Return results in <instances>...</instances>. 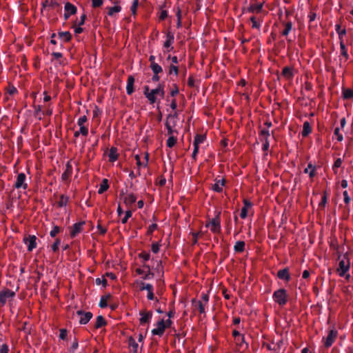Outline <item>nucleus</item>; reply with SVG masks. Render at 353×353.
I'll list each match as a JSON object with an SVG mask.
<instances>
[{"instance_id":"f257e3e1","label":"nucleus","mask_w":353,"mask_h":353,"mask_svg":"<svg viewBox=\"0 0 353 353\" xmlns=\"http://www.w3.org/2000/svg\"><path fill=\"white\" fill-rule=\"evenodd\" d=\"M273 299L279 305L283 306L288 302L287 291L284 288H280L273 293Z\"/></svg>"},{"instance_id":"f03ea898","label":"nucleus","mask_w":353,"mask_h":353,"mask_svg":"<svg viewBox=\"0 0 353 353\" xmlns=\"http://www.w3.org/2000/svg\"><path fill=\"white\" fill-rule=\"evenodd\" d=\"M221 212H219L216 216L206 223L205 227L208 228L211 225L210 230L214 234L221 232Z\"/></svg>"},{"instance_id":"7ed1b4c3","label":"nucleus","mask_w":353,"mask_h":353,"mask_svg":"<svg viewBox=\"0 0 353 353\" xmlns=\"http://www.w3.org/2000/svg\"><path fill=\"white\" fill-rule=\"evenodd\" d=\"M15 292L8 288H4L0 292V306L5 305L7 301H11L15 296Z\"/></svg>"},{"instance_id":"20e7f679","label":"nucleus","mask_w":353,"mask_h":353,"mask_svg":"<svg viewBox=\"0 0 353 353\" xmlns=\"http://www.w3.org/2000/svg\"><path fill=\"white\" fill-rule=\"evenodd\" d=\"M205 137H206L205 134H196L194 137V139L193 141L194 150H193V152L192 154V158L194 161L196 160V156L199 152V145L205 141Z\"/></svg>"},{"instance_id":"39448f33","label":"nucleus","mask_w":353,"mask_h":353,"mask_svg":"<svg viewBox=\"0 0 353 353\" xmlns=\"http://www.w3.org/2000/svg\"><path fill=\"white\" fill-rule=\"evenodd\" d=\"M338 335V332L335 329H332L329 331L328 334L325 340L324 346L328 348L332 346Z\"/></svg>"},{"instance_id":"423d86ee","label":"nucleus","mask_w":353,"mask_h":353,"mask_svg":"<svg viewBox=\"0 0 353 353\" xmlns=\"http://www.w3.org/2000/svg\"><path fill=\"white\" fill-rule=\"evenodd\" d=\"M77 314L80 316L79 323L81 325L87 324L92 318L93 314L91 312H85L83 310H78Z\"/></svg>"},{"instance_id":"0eeeda50","label":"nucleus","mask_w":353,"mask_h":353,"mask_svg":"<svg viewBox=\"0 0 353 353\" xmlns=\"http://www.w3.org/2000/svg\"><path fill=\"white\" fill-rule=\"evenodd\" d=\"M26 178V176L24 173H19L17 175V180L14 183V187L16 189L23 188V190H26L28 188V184L25 182Z\"/></svg>"},{"instance_id":"6e6552de","label":"nucleus","mask_w":353,"mask_h":353,"mask_svg":"<svg viewBox=\"0 0 353 353\" xmlns=\"http://www.w3.org/2000/svg\"><path fill=\"white\" fill-rule=\"evenodd\" d=\"M85 224L84 221L76 223L73 225L70 232L71 238H74L83 231V226Z\"/></svg>"},{"instance_id":"1a4fd4ad","label":"nucleus","mask_w":353,"mask_h":353,"mask_svg":"<svg viewBox=\"0 0 353 353\" xmlns=\"http://www.w3.org/2000/svg\"><path fill=\"white\" fill-rule=\"evenodd\" d=\"M349 269H350L349 260L347 259V262H345L344 259H342L339 263V267H338L336 271L339 273V275L340 276H344L345 273L349 270Z\"/></svg>"},{"instance_id":"9d476101","label":"nucleus","mask_w":353,"mask_h":353,"mask_svg":"<svg viewBox=\"0 0 353 353\" xmlns=\"http://www.w3.org/2000/svg\"><path fill=\"white\" fill-rule=\"evenodd\" d=\"M157 328H154L152 330V334L153 335H158L159 336H163L166 329L165 321L163 319L159 321L157 323Z\"/></svg>"},{"instance_id":"9b49d317","label":"nucleus","mask_w":353,"mask_h":353,"mask_svg":"<svg viewBox=\"0 0 353 353\" xmlns=\"http://www.w3.org/2000/svg\"><path fill=\"white\" fill-rule=\"evenodd\" d=\"M37 237L34 235H28L23 238V242L28 245V250L32 251L37 247Z\"/></svg>"},{"instance_id":"f8f14e48","label":"nucleus","mask_w":353,"mask_h":353,"mask_svg":"<svg viewBox=\"0 0 353 353\" xmlns=\"http://www.w3.org/2000/svg\"><path fill=\"white\" fill-rule=\"evenodd\" d=\"M178 117V114L176 112H175L174 114H169L168 116H167V119H166V121L165 123V128L168 130V134L170 135V136H173V133L174 132H177L176 130H173V127L170 124V121L171 119H176Z\"/></svg>"},{"instance_id":"ddd939ff","label":"nucleus","mask_w":353,"mask_h":353,"mask_svg":"<svg viewBox=\"0 0 353 353\" xmlns=\"http://www.w3.org/2000/svg\"><path fill=\"white\" fill-rule=\"evenodd\" d=\"M139 315L141 316L139 319V324L143 325L145 323H148L150 321V319L152 316V311H147V310H141L139 312Z\"/></svg>"},{"instance_id":"4468645a","label":"nucleus","mask_w":353,"mask_h":353,"mask_svg":"<svg viewBox=\"0 0 353 353\" xmlns=\"http://www.w3.org/2000/svg\"><path fill=\"white\" fill-rule=\"evenodd\" d=\"M235 343H236V346L238 347L239 351L243 352V351L246 350L249 347L248 343H247L245 341V336L243 334H241L239 337H238L235 340Z\"/></svg>"},{"instance_id":"2eb2a0df","label":"nucleus","mask_w":353,"mask_h":353,"mask_svg":"<svg viewBox=\"0 0 353 353\" xmlns=\"http://www.w3.org/2000/svg\"><path fill=\"white\" fill-rule=\"evenodd\" d=\"M276 276L279 279L284 280L286 282H289L291 279L288 268H285L282 270H279L277 272Z\"/></svg>"},{"instance_id":"dca6fc26","label":"nucleus","mask_w":353,"mask_h":353,"mask_svg":"<svg viewBox=\"0 0 353 353\" xmlns=\"http://www.w3.org/2000/svg\"><path fill=\"white\" fill-rule=\"evenodd\" d=\"M162 83H159L158 86L155 89H152L150 92V95L148 96V101L150 104H154L157 102V96L159 92V90L161 88Z\"/></svg>"},{"instance_id":"f3484780","label":"nucleus","mask_w":353,"mask_h":353,"mask_svg":"<svg viewBox=\"0 0 353 353\" xmlns=\"http://www.w3.org/2000/svg\"><path fill=\"white\" fill-rule=\"evenodd\" d=\"M226 181L225 179H215V183L212 185V190L216 192H221L223 191V186L225 185Z\"/></svg>"},{"instance_id":"a211bd4d","label":"nucleus","mask_w":353,"mask_h":353,"mask_svg":"<svg viewBox=\"0 0 353 353\" xmlns=\"http://www.w3.org/2000/svg\"><path fill=\"white\" fill-rule=\"evenodd\" d=\"M72 174V166L70 161H68L65 165V170L61 175V180L63 181H68Z\"/></svg>"},{"instance_id":"6ab92c4d","label":"nucleus","mask_w":353,"mask_h":353,"mask_svg":"<svg viewBox=\"0 0 353 353\" xmlns=\"http://www.w3.org/2000/svg\"><path fill=\"white\" fill-rule=\"evenodd\" d=\"M243 207L241 208L240 216L241 219H245L248 216V209L252 206V203L248 199H243Z\"/></svg>"},{"instance_id":"aec40b11","label":"nucleus","mask_w":353,"mask_h":353,"mask_svg":"<svg viewBox=\"0 0 353 353\" xmlns=\"http://www.w3.org/2000/svg\"><path fill=\"white\" fill-rule=\"evenodd\" d=\"M135 79L132 75H130L128 78L127 81V86H126V92L128 95H131L134 91V84Z\"/></svg>"},{"instance_id":"412c9836","label":"nucleus","mask_w":353,"mask_h":353,"mask_svg":"<svg viewBox=\"0 0 353 353\" xmlns=\"http://www.w3.org/2000/svg\"><path fill=\"white\" fill-rule=\"evenodd\" d=\"M192 306L195 309H198L200 314H204L205 311V303L202 301H197L196 299L192 300Z\"/></svg>"},{"instance_id":"4be33fe9","label":"nucleus","mask_w":353,"mask_h":353,"mask_svg":"<svg viewBox=\"0 0 353 353\" xmlns=\"http://www.w3.org/2000/svg\"><path fill=\"white\" fill-rule=\"evenodd\" d=\"M263 3H251L250 6L248 8L247 10L249 12L252 13H259L261 12L263 8Z\"/></svg>"},{"instance_id":"5701e85b","label":"nucleus","mask_w":353,"mask_h":353,"mask_svg":"<svg viewBox=\"0 0 353 353\" xmlns=\"http://www.w3.org/2000/svg\"><path fill=\"white\" fill-rule=\"evenodd\" d=\"M118 149L116 147H111L108 154L109 161L113 163L116 161L119 158Z\"/></svg>"},{"instance_id":"b1692460","label":"nucleus","mask_w":353,"mask_h":353,"mask_svg":"<svg viewBox=\"0 0 353 353\" xmlns=\"http://www.w3.org/2000/svg\"><path fill=\"white\" fill-rule=\"evenodd\" d=\"M281 74L288 80L292 79L294 77L292 68L288 66L284 67L283 68Z\"/></svg>"},{"instance_id":"393cba45","label":"nucleus","mask_w":353,"mask_h":353,"mask_svg":"<svg viewBox=\"0 0 353 353\" xmlns=\"http://www.w3.org/2000/svg\"><path fill=\"white\" fill-rule=\"evenodd\" d=\"M342 97L344 100L353 99V88H342Z\"/></svg>"},{"instance_id":"a878e982","label":"nucleus","mask_w":353,"mask_h":353,"mask_svg":"<svg viewBox=\"0 0 353 353\" xmlns=\"http://www.w3.org/2000/svg\"><path fill=\"white\" fill-rule=\"evenodd\" d=\"M65 12L70 14L71 15L75 14L77 12V7L70 2H67L64 6Z\"/></svg>"},{"instance_id":"bb28decb","label":"nucleus","mask_w":353,"mask_h":353,"mask_svg":"<svg viewBox=\"0 0 353 353\" xmlns=\"http://www.w3.org/2000/svg\"><path fill=\"white\" fill-rule=\"evenodd\" d=\"M106 325H107V321L103 316L99 315L97 317L96 322L94 324L95 329H99L103 326H105Z\"/></svg>"},{"instance_id":"cd10ccee","label":"nucleus","mask_w":353,"mask_h":353,"mask_svg":"<svg viewBox=\"0 0 353 353\" xmlns=\"http://www.w3.org/2000/svg\"><path fill=\"white\" fill-rule=\"evenodd\" d=\"M312 132V127L308 121H305L303 125L301 135L303 137H307Z\"/></svg>"},{"instance_id":"c85d7f7f","label":"nucleus","mask_w":353,"mask_h":353,"mask_svg":"<svg viewBox=\"0 0 353 353\" xmlns=\"http://www.w3.org/2000/svg\"><path fill=\"white\" fill-rule=\"evenodd\" d=\"M137 201V196L133 193L130 194L127 196L123 197V202L127 206H130L134 203Z\"/></svg>"},{"instance_id":"c756f323","label":"nucleus","mask_w":353,"mask_h":353,"mask_svg":"<svg viewBox=\"0 0 353 353\" xmlns=\"http://www.w3.org/2000/svg\"><path fill=\"white\" fill-rule=\"evenodd\" d=\"M283 24L285 27L284 30L281 32V35L284 37H287L292 28V23L289 21L288 22H283Z\"/></svg>"},{"instance_id":"7c9ffc66","label":"nucleus","mask_w":353,"mask_h":353,"mask_svg":"<svg viewBox=\"0 0 353 353\" xmlns=\"http://www.w3.org/2000/svg\"><path fill=\"white\" fill-rule=\"evenodd\" d=\"M69 201V197L65 194H61L59 201L57 202V207L62 208L67 205Z\"/></svg>"},{"instance_id":"2f4dec72","label":"nucleus","mask_w":353,"mask_h":353,"mask_svg":"<svg viewBox=\"0 0 353 353\" xmlns=\"http://www.w3.org/2000/svg\"><path fill=\"white\" fill-rule=\"evenodd\" d=\"M245 243L243 241H239L236 242L234 250L236 252L241 253L245 250Z\"/></svg>"},{"instance_id":"473e14b6","label":"nucleus","mask_w":353,"mask_h":353,"mask_svg":"<svg viewBox=\"0 0 353 353\" xmlns=\"http://www.w3.org/2000/svg\"><path fill=\"white\" fill-rule=\"evenodd\" d=\"M58 36L60 39H63L65 42H69L72 39V34L69 31L59 32Z\"/></svg>"},{"instance_id":"72a5a7b5","label":"nucleus","mask_w":353,"mask_h":353,"mask_svg":"<svg viewBox=\"0 0 353 353\" xmlns=\"http://www.w3.org/2000/svg\"><path fill=\"white\" fill-rule=\"evenodd\" d=\"M109 188L108 180L107 179H103L100 184V188L98 190V194H101Z\"/></svg>"},{"instance_id":"f704fd0d","label":"nucleus","mask_w":353,"mask_h":353,"mask_svg":"<svg viewBox=\"0 0 353 353\" xmlns=\"http://www.w3.org/2000/svg\"><path fill=\"white\" fill-rule=\"evenodd\" d=\"M340 49L341 55L345 58V61H347L349 59V55L343 41H340Z\"/></svg>"},{"instance_id":"c9c22d12","label":"nucleus","mask_w":353,"mask_h":353,"mask_svg":"<svg viewBox=\"0 0 353 353\" xmlns=\"http://www.w3.org/2000/svg\"><path fill=\"white\" fill-rule=\"evenodd\" d=\"M336 31L339 34V38L340 41H343V36L346 34V30L345 28L341 29V26L337 24L336 26Z\"/></svg>"},{"instance_id":"e433bc0d","label":"nucleus","mask_w":353,"mask_h":353,"mask_svg":"<svg viewBox=\"0 0 353 353\" xmlns=\"http://www.w3.org/2000/svg\"><path fill=\"white\" fill-rule=\"evenodd\" d=\"M150 68H151L154 74H159L163 72L162 67L158 63L152 64V65H150Z\"/></svg>"},{"instance_id":"4c0bfd02","label":"nucleus","mask_w":353,"mask_h":353,"mask_svg":"<svg viewBox=\"0 0 353 353\" xmlns=\"http://www.w3.org/2000/svg\"><path fill=\"white\" fill-rule=\"evenodd\" d=\"M177 142V139L174 136H170V137L168 139L166 145L168 148H172L175 145V144Z\"/></svg>"},{"instance_id":"58836bf2","label":"nucleus","mask_w":353,"mask_h":353,"mask_svg":"<svg viewBox=\"0 0 353 353\" xmlns=\"http://www.w3.org/2000/svg\"><path fill=\"white\" fill-rule=\"evenodd\" d=\"M121 10V7L120 6H114L113 7H110L108 8V14L109 16H112L114 13L119 12Z\"/></svg>"},{"instance_id":"ea45409f","label":"nucleus","mask_w":353,"mask_h":353,"mask_svg":"<svg viewBox=\"0 0 353 353\" xmlns=\"http://www.w3.org/2000/svg\"><path fill=\"white\" fill-rule=\"evenodd\" d=\"M327 202V191H324L323 194L321 198V201L319 203V208H325L326 203Z\"/></svg>"},{"instance_id":"a19ab883","label":"nucleus","mask_w":353,"mask_h":353,"mask_svg":"<svg viewBox=\"0 0 353 353\" xmlns=\"http://www.w3.org/2000/svg\"><path fill=\"white\" fill-rule=\"evenodd\" d=\"M176 16L177 18L176 27H177V28H180L182 26V22H181V10L179 8H177V12L176 13Z\"/></svg>"},{"instance_id":"79ce46f5","label":"nucleus","mask_w":353,"mask_h":353,"mask_svg":"<svg viewBox=\"0 0 353 353\" xmlns=\"http://www.w3.org/2000/svg\"><path fill=\"white\" fill-rule=\"evenodd\" d=\"M342 164V159L341 158H338L335 160L332 170L334 172V173L337 172V169L341 166Z\"/></svg>"},{"instance_id":"37998d69","label":"nucleus","mask_w":353,"mask_h":353,"mask_svg":"<svg viewBox=\"0 0 353 353\" xmlns=\"http://www.w3.org/2000/svg\"><path fill=\"white\" fill-rule=\"evenodd\" d=\"M129 345L132 346L134 348V352L137 353L138 348V343H136L132 336H130L128 339Z\"/></svg>"},{"instance_id":"c03bdc74","label":"nucleus","mask_w":353,"mask_h":353,"mask_svg":"<svg viewBox=\"0 0 353 353\" xmlns=\"http://www.w3.org/2000/svg\"><path fill=\"white\" fill-rule=\"evenodd\" d=\"M61 228L58 225H54L53 229L50 231V235L51 237L54 238L57 236L58 233L61 232Z\"/></svg>"},{"instance_id":"a18cd8bd","label":"nucleus","mask_w":353,"mask_h":353,"mask_svg":"<svg viewBox=\"0 0 353 353\" xmlns=\"http://www.w3.org/2000/svg\"><path fill=\"white\" fill-rule=\"evenodd\" d=\"M157 228H158V225L157 223H152V225H150L148 227L147 232H146V234L148 236L152 235L153 232H154V230H157Z\"/></svg>"},{"instance_id":"49530a36","label":"nucleus","mask_w":353,"mask_h":353,"mask_svg":"<svg viewBox=\"0 0 353 353\" xmlns=\"http://www.w3.org/2000/svg\"><path fill=\"white\" fill-rule=\"evenodd\" d=\"M60 243L61 239L59 238L56 239L54 243L52 245V250L54 252H57L59 250Z\"/></svg>"},{"instance_id":"de8ad7c7","label":"nucleus","mask_w":353,"mask_h":353,"mask_svg":"<svg viewBox=\"0 0 353 353\" xmlns=\"http://www.w3.org/2000/svg\"><path fill=\"white\" fill-rule=\"evenodd\" d=\"M139 257L143 259L144 261H147L150 259V254L149 252L143 251L140 254H139Z\"/></svg>"},{"instance_id":"09e8293b","label":"nucleus","mask_w":353,"mask_h":353,"mask_svg":"<svg viewBox=\"0 0 353 353\" xmlns=\"http://www.w3.org/2000/svg\"><path fill=\"white\" fill-rule=\"evenodd\" d=\"M138 6H139V0H134L132 5L130 8V10L133 15H135L137 14V9Z\"/></svg>"},{"instance_id":"8fccbe9b","label":"nucleus","mask_w":353,"mask_h":353,"mask_svg":"<svg viewBox=\"0 0 353 353\" xmlns=\"http://www.w3.org/2000/svg\"><path fill=\"white\" fill-rule=\"evenodd\" d=\"M169 74H172L174 73L176 76L178 75L179 73V68L174 65H170L169 67Z\"/></svg>"},{"instance_id":"3c124183","label":"nucleus","mask_w":353,"mask_h":353,"mask_svg":"<svg viewBox=\"0 0 353 353\" xmlns=\"http://www.w3.org/2000/svg\"><path fill=\"white\" fill-rule=\"evenodd\" d=\"M132 215V212L131 210H127L125 213V216L121 219L122 223H126L128 219L130 218Z\"/></svg>"},{"instance_id":"603ef678","label":"nucleus","mask_w":353,"mask_h":353,"mask_svg":"<svg viewBox=\"0 0 353 353\" xmlns=\"http://www.w3.org/2000/svg\"><path fill=\"white\" fill-rule=\"evenodd\" d=\"M154 276V274L151 272V270H148L146 272L145 274H143V276H142V279L143 280H147V279H153Z\"/></svg>"},{"instance_id":"864d4df0","label":"nucleus","mask_w":353,"mask_h":353,"mask_svg":"<svg viewBox=\"0 0 353 353\" xmlns=\"http://www.w3.org/2000/svg\"><path fill=\"white\" fill-rule=\"evenodd\" d=\"M270 136L269 130L267 129H262L259 132V137H264V139L267 138V140H268V137Z\"/></svg>"},{"instance_id":"5fc2aeb1","label":"nucleus","mask_w":353,"mask_h":353,"mask_svg":"<svg viewBox=\"0 0 353 353\" xmlns=\"http://www.w3.org/2000/svg\"><path fill=\"white\" fill-rule=\"evenodd\" d=\"M160 244L158 242L153 243L151 245V250L154 253H158L159 252Z\"/></svg>"},{"instance_id":"6e6d98bb","label":"nucleus","mask_w":353,"mask_h":353,"mask_svg":"<svg viewBox=\"0 0 353 353\" xmlns=\"http://www.w3.org/2000/svg\"><path fill=\"white\" fill-rule=\"evenodd\" d=\"M59 334V338L62 340H66L67 339V335H68V331L66 329H61Z\"/></svg>"},{"instance_id":"4d7b16f0","label":"nucleus","mask_w":353,"mask_h":353,"mask_svg":"<svg viewBox=\"0 0 353 353\" xmlns=\"http://www.w3.org/2000/svg\"><path fill=\"white\" fill-rule=\"evenodd\" d=\"M95 283L97 285L102 284L103 287H106L108 285V281L105 279H100L97 278L95 280Z\"/></svg>"},{"instance_id":"13d9d810","label":"nucleus","mask_w":353,"mask_h":353,"mask_svg":"<svg viewBox=\"0 0 353 353\" xmlns=\"http://www.w3.org/2000/svg\"><path fill=\"white\" fill-rule=\"evenodd\" d=\"M192 245H195L198 242V236L201 234V232H192Z\"/></svg>"},{"instance_id":"bf43d9fd","label":"nucleus","mask_w":353,"mask_h":353,"mask_svg":"<svg viewBox=\"0 0 353 353\" xmlns=\"http://www.w3.org/2000/svg\"><path fill=\"white\" fill-rule=\"evenodd\" d=\"M343 199H344L345 203L346 205H348L350 203L351 199H350V196L348 195L347 191L345 190L343 192Z\"/></svg>"},{"instance_id":"052dcab7","label":"nucleus","mask_w":353,"mask_h":353,"mask_svg":"<svg viewBox=\"0 0 353 353\" xmlns=\"http://www.w3.org/2000/svg\"><path fill=\"white\" fill-rule=\"evenodd\" d=\"M7 92L10 94L13 95L14 94L17 92V88L13 85H9Z\"/></svg>"},{"instance_id":"680f3d73","label":"nucleus","mask_w":353,"mask_h":353,"mask_svg":"<svg viewBox=\"0 0 353 353\" xmlns=\"http://www.w3.org/2000/svg\"><path fill=\"white\" fill-rule=\"evenodd\" d=\"M250 21L252 23V27L253 28H259L260 25L257 23L256 17L254 16L250 17Z\"/></svg>"},{"instance_id":"e2e57ef3","label":"nucleus","mask_w":353,"mask_h":353,"mask_svg":"<svg viewBox=\"0 0 353 353\" xmlns=\"http://www.w3.org/2000/svg\"><path fill=\"white\" fill-rule=\"evenodd\" d=\"M173 86H174V89L171 90L170 94L171 97H175L176 95L178 94L179 90V87L176 84H173Z\"/></svg>"},{"instance_id":"0e129e2a","label":"nucleus","mask_w":353,"mask_h":353,"mask_svg":"<svg viewBox=\"0 0 353 353\" xmlns=\"http://www.w3.org/2000/svg\"><path fill=\"white\" fill-rule=\"evenodd\" d=\"M103 4V0H92V6L93 8H99Z\"/></svg>"},{"instance_id":"69168bd1","label":"nucleus","mask_w":353,"mask_h":353,"mask_svg":"<svg viewBox=\"0 0 353 353\" xmlns=\"http://www.w3.org/2000/svg\"><path fill=\"white\" fill-rule=\"evenodd\" d=\"M276 39V34L275 32H272L270 36L268 37L267 40V43L270 44L272 41Z\"/></svg>"},{"instance_id":"338daca9","label":"nucleus","mask_w":353,"mask_h":353,"mask_svg":"<svg viewBox=\"0 0 353 353\" xmlns=\"http://www.w3.org/2000/svg\"><path fill=\"white\" fill-rule=\"evenodd\" d=\"M195 81H194V79L192 76H190L188 79V82H187V84L189 87L190 88H194L195 86Z\"/></svg>"},{"instance_id":"774afa93","label":"nucleus","mask_w":353,"mask_h":353,"mask_svg":"<svg viewBox=\"0 0 353 353\" xmlns=\"http://www.w3.org/2000/svg\"><path fill=\"white\" fill-rule=\"evenodd\" d=\"M9 348L7 344H3L0 347V353H8Z\"/></svg>"}]
</instances>
